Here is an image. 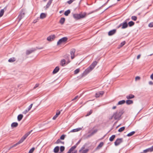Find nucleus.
<instances>
[{"label": "nucleus", "instance_id": "nucleus-1", "mask_svg": "<svg viewBox=\"0 0 153 153\" xmlns=\"http://www.w3.org/2000/svg\"><path fill=\"white\" fill-rule=\"evenodd\" d=\"M123 114V113L120 110H117L113 113V115L110 118V120L114 118V120H120V117Z\"/></svg>", "mask_w": 153, "mask_h": 153}, {"label": "nucleus", "instance_id": "nucleus-2", "mask_svg": "<svg viewBox=\"0 0 153 153\" xmlns=\"http://www.w3.org/2000/svg\"><path fill=\"white\" fill-rule=\"evenodd\" d=\"M31 131L30 132H29L26 134H25L21 138V139L19 140V141L16 143L15 144H14L12 146H11L10 148H9L7 150H9L10 149H11L12 148L14 147H15L17 145H19L20 144V143H22L25 140V139L29 135V134L31 133Z\"/></svg>", "mask_w": 153, "mask_h": 153}, {"label": "nucleus", "instance_id": "nucleus-3", "mask_svg": "<svg viewBox=\"0 0 153 153\" xmlns=\"http://www.w3.org/2000/svg\"><path fill=\"white\" fill-rule=\"evenodd\" d=\"M95 67L91 64L89 67L86 69L85 71L81 74V77H83L88 74Z\"/></svg>", "mask_w": 153, "mask_h": 153}, {"label": "nucleus", "instance_id": "nucleus-4", "mask_svg": "<svg viewBox=\"0 0 153 153\" xmlns=\"http://www.w3.org/2000/svg\"><path fill=\"white\" fill-rule=\"evenodd\" d=\"M86 15V13H84L80 14H73V16L76 19L78 20L85 17Z\"/></svg>", "mask_w": 153, "mask_h": 153}, {"label": "nucleus", "instance_id": "nucleus-5", "mask_svg": "<svg viewBox=\"0 0 153 153\" xmlns=\"http://www.w3.org/2000/svg\"><path fill=\"white\" fill-rule=\"evenodd\" d=\"M68 39L66 37H63L60 39L57 43V45H60L62 43H64L66 42Z\"/></svg>", "mask_w": 153, "mask_h": 153}, {"label": "nucleus", "instance_id": "nucleus-6", "mask_svg": "<svg viewBox=\"0 0 153 153\" xmlns=\"http://www.w3.org/2000/svg\"><path fill=\"white\" fill-rule=\"evenodd\" d=\"M123 141V138H118L114 142V145L115 146H117L120 145Z\"/></svg>", "mask_w": 153, "mask_h": 153}, {"label": "nucleus", "instance_id": "nucleus-7", "mask_svg": "<svg viewBox=\"0 0 153 153\" xmlns=\"http://www.w3.org/2000/svg\"><path fill=\"white\" fill-rule=\"evenodd\" d=\"M76 146H74L71 147L68 151V153H76V151H74V149L76 148Z\"/></svg>", "mask_w": 153, "mask_h": 153}, {"label": "nucleus", "instance_id": "nucleus-8", "mask_svg": "<svg viewBox=\"0 0 153 153\" xmlns=\"http://www.w3.org/2000/svg\"><path fill=\"white\" fill-rule=\"evenodd\" d=\"M75 52V50L74 49H72L71 50L70 54L71 57L72 59H73L75 57L74 54Z\"/></svg>", "mask_w": 153, "mask_h": 153}, {"label": "nucleus", "instance_id": "nucleus-9", "mask_svg": "<svg viewBox=\"0 0 153 153\" xmlns=\"http://www.w3.org/2000/svg\"><path fill=\"white\" fill-rule=\"evenodd\" d=\"M153 151V146L150 148L144 150L143 151L144 153H146L148 152H151Z\"/></svg>", "mask_w": 153, "mask_h": 153}, {"label": "nucleus", "instance_id": "nucleus-10", "mask_svg": "<svg viewBox=\"0 0 153 153\" xmlns=\"http://www.w3.org/2000/svg\"><path fill=\"white\" fill-rule=\"evenodd\" d=\"M88 151V149H84V147H82L81 149L79 150L80 153H87Z\"/></svg>", "mask_w": 153, "mask_h": 153}, {"label": "nucleus", "instance_id": "nucleus-11", "mask_svg": "<svg viewBox=\"0 0 153 153\" xmlns=\"http://www.w3.org/2000/svg\"><path fill=\"white\" fill-rule=\"evenodd\" d=\"M121 26H122V29H124V28H125L127 27H128V24H127V22H124L123 23L120 24V26L119 27H120Z\"/></svg>", "mask_w": 153, "mask_h": 153}, {"label": "nucleus", "instance_id": "nucleus-12", "mask_svg": "<svg viewBox=\"0 0 153 153\" xmlns=\"http://www.w3.org/2000/svg\"><path fill=\"white\" fill-rule=\"evenodd\" d=\"M116 32V29H113L109 31L108 33V35L109 36H112Z\"/></svg>", "mask_w": 153, "mask_h": 153}, {"label": "nucleus", "instance_id": "nucleus-13", "mask_svg": "<svg viewBox=\"0 0 153 153\" xmlns=\"http://www.w3.org/2000/svg\"><path fill=\"white\" fill-rule=\"evenodd\" d=\"M55 38V36L54 35H51L47 37V40L49 41H51L53 40Z\"/></svg>", "mask_w": 153, "mask_h": 153}, {"label": "nucleus", "instance_id": "nucleus-14", "mask_svg": "<svg viewBox=\"0 0 153 153\" xmlns=\"http://www.w3.org/2000/svg\"><path fill=\"white\" fill-rule=\"evenodd\" d=\"M82 129V128H77L76 129H72L71 130L69 133H70V132H77L79 131H80Z\"/></svg>", "mask_w": 153, "mask_h": 153}, {"label": "nucleus", "instance_id": "nucleus-15", "mask_svg": "<svg viewBox=\"0 0 153 153\" xmlns=\"http://www.w3.org/2000/svg\"><path fill=\"white\" fill-rule=\"evenodd\" d=\"M104 94V92L103 91H100L96 94L95 97H100L101 96H102Z\"/></svg>", "mask_w": 153, "mask_h": 153}, {"label": "nucleus", "instance_id": "nucleus-16", "mask_svg": "<svg viewBox=\"0 0 153 153\" xmlns=\"http://www.w3.org/2000/svg\"><path fill=\"white\" fill-rule=\"evenodd\" d=\"M6 10V7H5L4 9L1 10L0 11V17H2L3 15L4 11Z\"/></svg>", "mask_w": 153, "mask_h": 153}, {"label": "nucleus", "instance_id": "nucleus-17", "mask_svg": "<svg viewBox=\"0 0 153 153\" xmlns=\"http://www.w3.org/2000/svg\"><path fill=\"white\" fill-rule=\"evenodd\" d=\"M35 51V50L30 49L29 50H27L26 51V54L27 55H28L34 52Z\"/></svg>", "mask_w": 153, "mask_h": 153}, {"label": "nucleus", "instance_id": "nucleus-18", "mask_svg": "<svg viewBox=\"0 0 153 153\" xmlns=\"http://www.w3.org/2000/svg\"><path fill=\"white\" fill-rule=\"evenodd\" d=\"M60 111H58L56 112V115L53 117V119L54 120H55L57 117L60 114Z\"/></svg>", "mask_w": 153, "mask_h": 153}, {"label": "nucleus", "instance_id": "nucleus-19", "mask_svg": "<svg viewBox=\"0 0 153 153\" xmlns=\"http://www.w3.org/2000/svg\"><path fill=\"white\" fill-rule=\"evenodd\" d=\"M18 126V123L16 122L13 123L11 125V126L12 128L16 127Z\"/></svg>", "mask_w": 153, "mask_h": 153}, {"label": "nucleus", "instance_id": "nucleus-20", "mask_svg": "<svg viewBox=\"0 0 153 153\" xmlns=\"http://www.w3.org/2000/svg\"><path fill=\"white\" fill-rule=\"evenodd\" d=\"M59 70V68L58 67H56L53 71V73L54 74L57 73Z\"/></svg>", "mask_w": 153, "mask_h": 153}, {"label": "nucleus", "instance_id": "nucleus-21", "mask_svg": "<svg viewBox=\"0 0 153 153\" xmlns=\"http://www.w3.org/2000/svg\"><path fill=\"white\" fill-rule=\"evenodd\" d=\"M134 97V96L132 94H130L126 97V98L128 99H132Z\"/></svg>", "mask_w": 153, "mask_h": 153}, {"label": "nucleus", "instance_id": "nucleus-22", "mask_svg": "<svg viewBox=\"0 0 153 153\" xmlns=\"http://www.w3.org/2000/svg\"><path fill=\"white\" fill-rule=\"evenodd\" d=\"M125 102H126V101L124 100H121V101H119L118 102L117 104V105H122V104L125 103Z\"/></svg>", "mask_w": 153, "mask_h": 153}, {"label": "nucleus", "instance_id": "nucleus-23", "mask_svg": "<svg viewBox=\"0 0 153 153\" xmlns=\"http://www.w3.org/2000/svg\"><path fill=\"white\" fill-rule=\"evenodd\" d=\"M23 117V115L22 114L18 115L17 117L18 120L19 121H20L22 119Z\"/></svg>", "mask_w": 153, "mask_h": 153}, {"label": "nucleus", "instance_id": "nucleus-24", "mask_svg": "<svg viewBox=\"0 0 153 153\" xmlns=\"http://www.w3.org/2000/svg\"><path fill=\"white\" fill-rule=\"evenodd\" d=\"M59 150V147L58 146H57L54 148L53 151L54 152L57 153L58 152Z\"/></svg>", "mask_w": 153, "mask_h": 153}, {"label": "nucleus", "instance_id": "nucleus-25", "mask_svg": "<svg viewBox=\"0 0 153 153\" xmlns=\"http://www.w3.org/2000/svg\"><path fill=\"white\" fill-rule=\"evenodd\" d=\"M46 16V14L45 13H42L40 15V18L42 19H44Z\"/></svg>", "mask_w": 153, "mask_h": 153}, {"label": "nucleus", "instance_id": "nucleus-26", "mask_svg": "<svg viewBox=\"0 0 153 153\" xmlns=\"http://www.w3.org/2000/svg\"><path fill=\"white\" fill-rule=\"evenodd\" d=\"M126 102L128 105H130L133 103V101L132 100H128L126 101Z\"/></svg>", "mask_w": 153, "mask_h": 153}, {"label": "nucleus", "instance_id": "nucleus-27", "mask_svg": "<svg viewBox=\"0 0 153 153\" xmlns=\"http://www.w3.org/2000/svg\"><path fill=\"white\" fill-rule=\"evenodd\" d=\"M66 63V61L65 59H63L62 60L60 64L62 66H63Z\"/></svg>", "mask_w": 153, "mask_h": 153}, {"label": "nucleus", "instance_id": "nucleus-28", "mask_svg": "<svg viewBox=\"0 0 153 153\" xmlns=\"http://www.w3.org/2000/svg\"><path fill=\"white\" fill-rule=\"evenodd\" d=\"M65 21V18H62L60 20L59 22L62 25L64 23Z\"/></svg>", "mask_w": 153, "mask_h": 153}, {"label": "nucleus", "instance_id": "nucleus-29", "mask_svg": "<svg viewBox=\"0 0 153 153\" xmlns=\"http://www.w3.org/2000/svg\"><path fill=\"white\" fill-rule=\"evenodd\" d=\"M56 144H59V143H61L62 144H64V142H63L62 141H61L60 139H58L56 141V142L55 143Z\"/></svg>", "mask_w": 153, "mask_h": 153}, {"label": "nucleus", "instance_id": "nucleus-30", "mask_svg": "<svg viewBox=\"0 0 153 153\" xmlns=\"http://www.w3.org/2000/svg\"><path fill=\"white\" fill-rule=\"evenodd\" d=\"M71 11L70 10H68L65 11L64 13V14L66 16H68L69 14L70 13Z\"/></svg>", "mask_w": 153, "mask_h": 153}, {"label": "nucleus", "instance_id": "nucleus-31", "mask_svg": "<svg viewBox=\"0 0 153 153\" xmlns=\"http://www.w3.org/2000/svg\"><path fill=\"white\" fill-rule=\"evenodd\" d=\"M115 137V135H113L109 138V140L110 141H112Z\"/></svg>", "mask_w": 153, "mask_h": 153}, {"label": "nucleus", "instance_id": "nucleus-32", "mask_svg": "<svg viewBox=\"0 0 153 153\" xmlns=\"http://www.w3.org/2000/svg\"><path fill=\"white\" fill-rule=\"evenodd\" d=\"M135 133V132L134 131H132L128 134L127 136L128 137H130L133 135Z\"/></svg>", "mask_w": 153, "mask_h": 153}, {"label": "nucleus", "instance_id": "nucleus-33", "mask_svg": "<svg viewBox=\"0 0 153 153\" xmlns=\"http://www.w3.org/2000/svg\"><path fill=\"white\" fill-rule=\"evenodd\" d=\"M128 24L129 26L130 27H131L132 26H133L134 25V22L131 21L129 22L128 23Z\"/></svg>", "mask_w": 153, "mask_h": 153}, {"label": "nucleus", "instance_id": "nucleus-34", "mask_svg": "<svg viewBox=\"0 0 153 153\" xmlns=\"http://www.w3.org/2000/svg\"><path fill=\"white\" fill-rule=\"evenodd\" d=\"M15 59L14 58H13L10 59L8 60V61L10 62H12L15 61Z\"/></svg>", "mask_w": 153, "mask_h": 153}, {"label": "nucleus", "instance_id": "nucleus-35", "mask_svg": "<svg viewBox=\"0 0 153 153\" xmlns=\"http://www.w3.org/2000/svg\"><path fill=\"white\" fill-rule=\"evenodd\" d=\"M103 143L102 142H101L97 147V149H100L101 148L103 145Z\"/></svg>", "mask_w": 153, "mask_h": 153}, {"label": "nucleus", "instance_id": "nucleus-36", "mask_svg": "<svg viewBox=\"0 0 153 153\" xmlns=\"http://www.w3.org/2000/svg\"><path fill=\"white\" fill-rule=\"evenodd\" d=\"M125 129V127H123L121 128H120L118 130V131L119 132H121L123 131Z\"/></svg>", "mask_w": 153, "mask_h": 153}, {"label": "nucleus", "instance_id": "nucleus-37", "mask_svg": "<svg viewBox=\"0 0 153 153\" xmlns=\"http://www.w3.org/2000/svg\"><path fill=\"white\" fill-rule=\"evenodd\" d=\"M24 15V14L23 13L22 14H20L18 17V18L19 19V21H20L21 19L22 18V17H23Z\"/></svg>", "mask_w": 153, "mask_h": 153}, {"label": "nucleus", "instance_id": "nucleus-38", "mask_svg": "<svg viewBox=\"0 0 153 153\" xmlns=\"http://www.w3.org/2000/svg\"><path fill=\"white\" fill-rule=\"evenodd\" d=\"M97 131V130H94L93 131L90 135H89V136H91L93 135H94V134L96 133Z\"/></svg>", "mask_w": 153, "mask_h": 153}, {"label": "nucleus", "instance_id": "nucleus-39", "mask_svg": "<svg viewBox=\"0 0 153 153\" xmlns=\"http://www.w3.org/2000/svg\"><path fill=\"white\" fill-rule=\"evenodd\" d=\"M53 0H49L48 1L47 5H46V6L47 7H49L51 4L52 1Z\"/></svg>", "mask_w": 153, "mask_h": 153}, {"label": "nucleus", "instance_id": "nucleus-40", "mask_svg": "<svg viewBox=\"0 0 153 153\" xmlns=\"http://www.w3.org/2000/svg\"><path fill=\"white\" fill-rule=\"evenodd\" d=\"M131 19L134 21H136L137 19V17L135 16H133L131 17Z\"/></svg>", "mask_w": 153, "mask_h": 153}, {"label": "nucleus", "instance_id": "nucleus-41", "mask_svg": "<svg viewBox=\"0 0 153 153\" xmlns=\"http://www.w3.org/2000/svg\"><path fill=\"white\" fill-rule=\"evenodd\" d=\"M79 71V68L76 69L74 71V74H78Z\"/></svg>", "mask_w": 153, "mask_h": 153}, {"label": "nucleus", "instance_id": "nucleus-42", "mask_svg": "<svg viewBox=\"0 0 153 153\" xmlns=\"http://www.w3.org/2000/svg\"><path fill=\"white\" fill-rule=\"evenodd\" d=\"M66 135L64 134L62 135L60 137V139L63 140L64 139Z\"/></svg>", "mask_w": 153, "mask_h": 153}, {"label": "nucleus", "instance_id": "nucleus-43", "mask_svg": "<svg viewBox=\"0 0 153 153\" xmlns=\"http://www.w3.org/2000/svg\"><path fill=\"white\" fill-rule=\"evenodd\" d=\"M34 148H32L30 150L29 152V153H32L34 150Z\"/></svg>", "mask_w": 153, "mask_h": 153}, {"label": "nucleus", "instance_id": "nucleus-44", "mask_svg": "<svg viewBox=\"0 0 153 153\" xmlns=\"http://www.w3.org/2000/svg\"><path fill=\"white\" fill-rule=\"evenodd\" d=\"M140 79V77L139 76H137L135 78V81H136L139 80Z\"/></svg>", "mask_w": 153, "mask_h": 153}, {"label": "nucleus", "instance_id": "nucleus-45", "mask_svg": "<svg viewBox=\"0 0 153 153\" xmlns=\"http://www.w3.org/2000/svg\"><path fill=\"white\" fill-rule=\"evenodd\" d=\"M65 149V147L63 146H61L60 148V150L61 152H62Z\"/></svg>", "mask_w": 153, "mask_h": 153}, {"label": "nucleus", "instance_id": "nucleus-46", "mask_svg": "<svg viewBox=\"0 0 153 153\" xmlns=\"http://www.w3.org/2000/svg\"><path fill=\"white\" fill-rule=\"evenodd\" d=\"M97 62L96 61L94 62L91 64L93 65V66L95 67L97 65Z\"/></svg>", "mask_w": 153, "mask_h": 153}, {"label": "nucleus", "instance_id": "nucleus-47", "mask_svg": "<svg viewBox=\"0 0 153 153\" xmlns=\"http://www.w3.org/2000/svg\"><path fill=\"white\" fill-rule=\"evenodd\" d=\"M125 44V42L123 41L120 44V47H122Z\"/></svg>", "mask_w": 153, "mask_h": 153}, {"label": "nucleus", "instance_id": "nucleus-48", "mask_svg": "<svg viewBox=\"0 0 153 153\" xmlns=\"http://www.w3.org/2000/svg\"><path fill=\"white\" fill-rule=\"evenodd\" d=\"M66 62L67 64L69 63L70 62V61L69 60V56H67L66 57Z\"/></svg>", "mask_w": 153, "mask_h": 153}, {"label": "nucleus", "instance_id": "nucleus-49", "mask_svg": "<svg viewBox=\"0 0 153 153\" xmlns=\"http://www.w3.org/2000/svg\"><path fill=\"white\" fill-rule=\"evenodd\" d=\"M93 111L92 110H91L89 113H88L86 115V116H88L90 115L92 113Z\"/></svg>", "mask_w": 153, "mask_h": 153}, {"label": "nucleus", "instance_id": "nucleus-50", "mask_svg": "<svg viewBox=\"0 0 153 153\" xmlns=\"http://www.w3.org/2000/svg\"><path fill=\"white\" fill-rule=\"evenodd\" d=\"M149 26L150 27H153V22L150 23L149 25Z\"/></svg>", "mask_w": 153, "mask_h": 153}, {"label": "nucleus", "instance_id": "nucleus-51", "mask_svg": "<svg viewBox=\"0 0 153 153\" xmlns=\"http://www.w3.org/2000/svg\"><path fill=\"white\" fill-rule=\"evenodd\" d=\"M29 111L28 109H26L25 110V111H24L22 112V113L23 114H25L27 113Z\"/></svg>", "mask_w": 153, "mask_h": 153}, {"label": "nucleus", "instance_id": "nucleus-52", "mask_svg": "<svg viewBox=\"0 0 153 153\" xmlns=\"http://www.w3.org/2000/svg\"><path fill=\"white\" fill-rule=\"evenodd\" d=\"M33 106V104H31L28 107V109H27L29 111L30 110Z\"/></svg>", "mask_w": 153, "mask_h": 153}, {"label": "nucleus", "instance_id": "nucleus-53", "mask_svg": "<svg viewBox=\"0 0 153 153\" xmlns=\"http://www.w3.org/2000/svg\"><path fill=\"white\" fill-rule=\"evenodd\" d=\"M39 84H36L35 85V86L33 88V89H35L36 88H37V87H38V86H39Z\"/></svg>", "mask_w": 153, "mask_h": 153}, {"label": "nucleus", "instance_id": "nucleus-54", "mask_svg": "<svg viewBox=\"0 0 153 153\" xmlns=\"http://www.w3.org/2000/svg\"><path fill=\"white\" fill-rule=\"evenodd\" d=\"M149 83L150 85H153V82L152 81H150L149 82Z\"/></svg>", "mask_w": 153, "mask_h": 153}, {"label": "nucleus", "instance_id": "nucleus-55", "mask_svg": "<svg viewBox=\"0 0 153 153\" xmlns=\"http://www.w3.org/2000/svg\"><path fill=\"white\" fill-rule=\"evenodd\" d=\"M140 56L141 55L140 54L138 55L137 57V59H139L140 58Z\"/></svg>", "mask_w": 153, "mask_h": 153}, {"label": "nucleus", "instance_id": "nucleus-56", "mask_svg": "<svg viewBox=\"0 0 153 153\" xmlns=\"http://www.w3.org/2000/svg\"><path fill=\"white\" fill-rule=\"evenodd\" d=\"M150 78L151 79L153 80V74H152L150 76Z\"/></svg>", "mask_w": 153, "mask_h": 153}, {"label": "nucleus", "instance_id": "nucleus-57", "mask_svg": "<svg viewBox=\"0 0 153 153\" xmlns=\"http://www.w3.org/2000/svg\"><path fill=\"white\" fill-rule=\"evenodd\" d=\"M78 96H76V97H75L72 100H76L78 97Z\"/></svg>", "mask_w": 153, "mask_h": 153}, {"label": "nucleus", "instance_id": "nucleus-58", "mask_svg": "<svg viewBox=\"0 0 153 153\" xmlns=\"http://www.w3.org/2000/svg\"><path fill=\"white\" fill-rule=\"evenodd\" d=\"M37 20H38V19L37 20H34L33 22V23H35L36 22H37Z\"/></svg>", "mask_w": 153, "mask_h": 153}, {"label": "nucleus", "instance_id": "nucleus-59", "mask_svg": "<svg viewBox=\"0 0 153 153\" xmlns=\"http://www.w3.org/2000/svg\"><path fill=\"white\" fill-rule=\"evenodd\" d=\"M116 108V106H114V107H113L112 108V109H115Z\"/></svg>", "mask_w": 153, "mask_h": 153}, {"label": "nucleus", "instance_id": "nucleus-60", "mask_svg": "<svg viewBox=\"0 0 153 153\" xmlns=\"http://www.w3.org/2000/svg\"><path fill=\"white\" fill-rule=\"evenodd\" d=\"M80 141H78V142L77 143V144H76V145H77L78 144H79V143L80 142Z\"/></svg>", "mask_w": 153, "mask_h": 153}, {"label": "nucleus", "instance_id": "nucleus-61", "mask_svg": "<svg viewBox=\"0 0 153 153\" xmlns=\"http://www.w3.org/2000/svg\"><path fill=\"white\" fill-rule=\"evenodd\" d=\"M109 0H108L107 1V2L105 3V4H106L108 2V1H109Z\"/></svg>", "mask_w": 153, "mask_h": 153}, {"label": "nucleus", "instance_id": "nucleus-62", "mask_svg": "<svg viewBox=\"0 0 153 153\" xmlns=\"http://www.w3.org/2000/svg\"><path fill=\"white\" fill-rule=\"evenodd\" d=\"M47 0H44V1H45Z\"/></svg>", "mask_w": 153, "mask_h": 153}, {"label": "nucleus", "instance_id": "nucleus-63", "mask_svg": "<svg viewBox=\"0 0 153 153\" xmlns=\"http://www.w3.org/2000/svg\"><path fill=\"white\" fill-rule=\"evenodd\" d=\"M152 55V54H150V56H151V55Z\"/></svg>", "mask_w": 153, "mask_h": 153}, {"label": "nucleus", "instance_id": "nucleus-64", "mask_svg": "<svg viewBox=\"0 0 153 153\" xmlns=\"http://www.w3.org/2000/svg\"><path fill=\"white\" fill-rule=\"evenodd\" d=\"M117 0V1H120V0Z\"/></svg>", "mask_w": 153, "mask_h": 153}]
</instances>
